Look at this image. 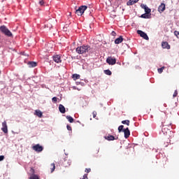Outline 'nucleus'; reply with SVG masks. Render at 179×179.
Instances as JSON below:
<instances>
[{"mask_svg":"<svg viewBox=\"0 0 179 179\" xmlns=\"http://www.w3.org/2000/svg\"><path fill=\"white\" fill-rule=\"evenodd\" d=\"M106 62L108 65H115V64H117V59L110 56L106 59Z\"/></svg>","mask_w":179,"mask_h":179,"instance_id":"6","label":"nucleus"},{"mask_svg":"<svg viewBox=\"0 0 179 179\" xmlns=\"http://www.w3.org/2000/svg\"><path fill=\"white\" fill-rule=\"evenodd\" d=\"M174 34H175V36H177V38H179V31H174Z\"/></svg>","mask_w":179,"mask_h":179,"instance_id":"31","label":"nucleus"},{"mask_svg":"<svg viewBox=\"0 0 179 179\" xmlns=\"http://www.w3.org/2000/svg\"><path fill=\"white\" fill-rule=\"evenodd\" d=\"M137 34H139V36H141V37L144 38V40H149V36H148V34H146V33H145L143 31L138 30L137 31Z\"/></svg>","mask_w":179,"mask_h":179,"instance_id":"8","label":"nucleus"},{"mask_svg":"<svg viewBox=\"0 0 179 179\" xmlns=\"http://www.w3.org/2000/svg\"><path fill=\"white\" fill-rule=\"evenodd\" d=\"M50 169H51V173H54V171H55V164L52 163L50 164Z\"/></svg>","mask_w":179,"mask_h":179,"instance_id":"22","label":"nucleus"},{"mask_svg":"<svg viewBox=\"0 0 179 179\" xmlns=\"http://www.w3.org/2000/svg\"><path fill=\"white\" fill-rule=\"evenodd\" d=\"M111 36H113V37H115V36H117V33H115V31H113L111 32Z\"/></svg>","mask_w":179,"mask_h":179,"instance_id":"34","label":"nucleus"},{"mask_svg":"<svg viewBox=\"0 0 179 179\" xmlns=\"http://www.w3.org/2000/svg\"><path fill=\"white\" fill-rule=\"evenodd\" d=\"M166 139H170L171 136H173V133H171V131L167 128V125H163L162 129V133Z\"/></svg>","mask_w":179,"mask_h":179,"instance_id":"2","label":"nucleus"},{"mask_svg":"<svg viewBox=\"0 0 179 179\" xmlns=\"http://www.w3.org/2000/svg\"><path fill=\"white\" fill-rule=\"evenodd\" d=\"M4 159H5V156L3 155L0 156V162H2V160H3Z\"/></svg>","mask_w":179,"mask_h":179,"instance_id":"37","label":"nucleus"},{"mask_svg":"<svg viewBox=\"0 0 179 179\" xmlns=\"http://www.w3.org/2000/svg\"><path fill=\"white\" fill-rule=\"evenodd\" d=\"M139 0H129L127 2V5L129 6L131 5H134V3H136V2H138Z\"/></svg>","mask_w":179,"mask_h":179,"instance_id":"20","label":"nucleus"},{"mask_svg":"<svg viewBox=\"0 0 179 179\" xmlns=\"http://www.w3.org/2000/svg\"><path fill=\"white\" fill-rule=\"evenodd\" d=\"M141 8L145 10L146 15H149V13H150V12H152V10L150 8H149V7H148V6H146L145 4H142Z\"/></svg>","mask_w":179,"mask_h":179,"instance_id":"11","label":"nucleus"},{"mask_svg":"<svg viewBox=\"0 0 179 179\" xmlns=\"http://www.w3.org/2000/svg\"><path fill=\"white\" fill-rule=\"evenodd\" d=\"M82 179H89V178H87V173H85Z\"/></svg>","mask_w":179,"mask_h":179,"instance_id":"38","label":"nucleus"},{"mask_svg":"<svg viewBox=\"0 0 179 179\" xmlns=\"http://www.w3.org/2000/svg\"><path fill=\"white\" fill-rule=\"evenodd\" d=\"M52 101H53V103H57V101H58V98L56 97V96H54V97L52 99Z\"/></svg>","mask_w":179,"mask_h":179,"instance_id":"28","label":"nucleus"},{"mask_svg":"<svg viewBox=\"0 0 179 179\" xmlns=\"http://www.w3.org/2000/svg\"><path fill=\"white\" fill-rule=\"evenodd\" d=\"M123 132L124 134V138L126 139H128V138H129V136L131 135V131H129V129L127 127L126 129H123Z\"/></svg>","mask_w":179,"mask_h":179,"instance_id":"10","label":"nucleus"},{"mask_svg":"<svg viewBox=\"0 0 179 179\" xmlns=\"http://www.w3.org/2000/svg\"><path fill=\"white\" fill-rule=\"evenodd\" d=\"M105 139L107 141H115V137L113 135H108L107 136H105Z\"/></svg>","mask_w":179,"mask_h":179,"instance_id":"19","label":"nucleus"},{"mask_svg":"<svg viewBox=\"0 0 179 179\" xmlns=\"http://www.w3.org/2000/svg\"><path fill=\"white\" fill-rule=\"evenodd\" d=\"M66 128H67L68 131H72V127L68 124L66 125Z\"/></svg>","mask_w":179,"mask_h":179,"instance_id":"35","label":"nucleus"},{"mask_svg":"<svg viewBox=\"0 0 179 179\" xmlns=\"http://www.w3.org/2000/svg\"><path fill=\"white\" fill-rule=\"evenodd\" d=\"M162 48H166L167 50H170V45H169L168 42H162Z\"/></svg>","mask_w":179,"mask_h":179,"instance_id":"17","label":"nucleus"},{"mask_svg":"<svg viewBox=\"0 0 179 179\" xmlns=\"http://www.w3.org/2000/svg\"><path fill=\"white\" fill-rule=\"evenodd\" d=\"M66 120H68L69 122H70L71 123L73 122V117H72L71 116H66Z\"/></svg>","mask_w":179,"mask_h":179,"instance_id":"24","label":"nucleus"},{"mask_svg":"<svg viewBox=\"0 0 179 179\" xmlns=\"http://www.w3.org/2000/svg\"><path fill=\"white\" fill-rule=\"evenodd\" d=\"M87 9V7L86 6H80L78 9L76 10V15H78V16H82L83 13H85V10Z\"/></svg>","mask_w":179,"mask_h":179,"instance_id":"4","label":"nucleus"},{"mask_svg":"<svg viewBox=\"0 0 179 179\" xmlns=\"http://www.w3.org/2000/svg\"><path fill=\"white\" fill-rule=\"evenodd\" d=\"M0 31L3 33L5 36H7V37H13V34H12V32L9 31L8 27L5 25H2L0 27Z\"/></svg>","mask_w":179,"mask_h":179,"instance_id":"3","label":"nucleus"},{"mask_svg":"<svg viewBox=\"0 0 179 179\" xmlns=\"http://www.w3.org/2000/svg\"><path fill=\"white\" fill-rule=\"evenodd\" d=\"M122 41H124V38H122V36H120L115 40V44H121Z\"/></svg>","mask_w":179,"mask_h":179,"instance_id":"14","label":"nucleus"},{"mask_svg":"<svg viewBox=\"0 0 179 179\" xmlns=\"http://www.w3.org/2000/svg\"><path fill=\"white\" fill-rule=\"evenodd\" d=\"M53 60L57 64H59V63L62 62V60H61V56H59L58 55H56L53 56Z\"/></svg>","mask_w":179,"mask_h":179,"instance_id":"13","label":"nucleus"},{"mask_svg":"<svg viewBox=\"0 0 179 179\" xmlns=\"http://www.w3.org/2000/svg\"><path fill=\"white\" fill-rule=\"evenodd\" d=\"M35 115H37V117L41 118L43 117V113L40 110H36Z\"/></svg>","mask_w":179,"mask_h":179,"instance_id":"18","label":"nucleus"},{"mask_svg":"<svg viewBox=\"0 0 179 179\" xmlns=\"http://www.w3.org/2000/svg\"><path fill=\"white\" fill-rule=\"evenodd\" d=\"M167 125H168V126H169V125H171V123H169V124H167Z\"/></svg>","mask_w":179,"mask_h":179,"instance_id":"40","label":"nucleus"},{"mask_svg":"<svg viewBox=\"0 0 179 179\" xmlns=\"http://www.w3.org/2000/svg\"><path fill=\"white\" fill-rule=\"evenodd\" d=\"M39 5H41V6H43V5H44V1L43 0L40 1Z\"/></svg>","mask_w":179,"mask_h":179,"instance_id":"36","label":"nucleus"},{"mask_svg":"<svg viewBox=\"0 0 179 179\" xmlns=\"http://www.w3.org/2000/svg\"><path fill=\"white\" fill-rule=\"evenodd\" d=\"M92 115H93V118H96V116L97 115V112L94 111V112L92 113Z\"/></svg>","mask_w":179,"mask_h":179,"instance_id":"33","label":"nucleus"},{"mask_svg":"<svg viewBox=\"0 0 179 179\" xmlns=\"http://www.w3.org/2000/svg\"><path fill=\"white\" fill-rule=\"evenodd\" d=\"M164 68H165L164 66H162V68L158 69V72L159 73H162L163 71H164Z\"/></svg>","mask_w":179,"mask_h":179,"instance_id":"27","label":"nucleus"},{"mask_svg":"<svg viewBox=\"0 0 179 179\" xmlns=\"http://www.w3.org/2000/svg\"><path fill=\"white\" fill-rule=\"evenodd\" d=\"M72 78H73V80H78V79H80V75L73 74Z\"/></svg>","mask_w":179,"mask_h":179,"instance_id":"21","label":"nucleus"},{"mask_svg":"<svg viewBox=\"0 0 179 179\" xmlns=\"http://www.w3.org/2000/svg\"><path fill=\"white\" fill-rule=\"evenodd\" d=\"M129 122H130L128 120L122 121V124H124V125H127L128 127H129Z\"/></svg>","mask_w":179,"mask_h":179,"instance_id":"25","label":"nucleus"},{"mask_svg":"<svg viewBox=\"0 0 179 179\" xmlns=\"http://www.w3.org/2000/svg\"><path fill=\"white\" fill-rule=\"evenodd\" d=\"M35 173L36 171L34 169L31 168L29 173V179H40V176H38V175H36Z\"/></svg>","mask_w":179,"mask_h":179,"instance_id":"5","label":"nucleus"},{"mask_svg":"<svg viewBox=\"0 0 179 179\" xmlns=\"http://www.w3.org/2000/svg\"><path fill=\"white\" fill-rule=\"evenodd\" d=\"M118 131H119V132H124V125H120V126L118 127Z\"/></svg>","mask_w":179,"mask_h":179,"instance_id":"26","label":"nucleus"},{"mask_svg":"<svg viewBox=\"0 0 179 179\" xmlns=\"http://www.w3.org/2000/svg\"><path fill=\"white\" fill-rule=\"evenodd\" d=\"M63 164H64V166H65L66 167V166H68V165H66V160H64V162H63Z\"/></svg>","mask_w":179,"mask_h":179,"instance_id":"39","label":"nucleus"},{"mask_svg":"<svg viewBox=\"0 0 179 179\" xmlns=\"http://www.w3.org/2000/svg\"><path fill=\"white\" fill-rule=\"evenodd\" d=\"M59 110L60 113H62V114H65V113L66 111L65 110V106H64V105H62V104L59 105Z\"/></svg>","mask_w":179,"mask_h":179,"instance_id":"15","label":"nucleus"},{"mask_svg":"<svg viewBox=\"0 0 179 179\" xmlns=\"http://www.w3.org/2000/svg\"><path fill=\"white\" fill-rule=\"evenodd\" d=\"M92 50L90 45H82L79 46L76 49V51L78 54H87L89 51Z\"/></svg>","mask_w":179,"mask_h":179,"instance_id":"1","label":"nucleus"},{"mask_svg":"<svg viewBox=\"0 0 179 179\" xmlns=\"http://www.w3.org/2000/svg\"><path fill=\"white\" fill-rule=\"evenodd\" d=\"M177 96H178V92H177V90H175L173 94V97H177Z\"/></svg>","mask_w":179,"mask_h":179,"instance_id":"30","label":"nucleus"},{"mask_svg":"<svg viewBox=\"0 0 179 179\" xmlns=\"http://www.w3.org/2000/svg\"><path fill=\"white\" fill-rule=\"evenodd\" d=\"M166 10V4L164 3H161V5L158 7V11L159 13H163Z\"/></svg>","mask_w":179,"mask_h":179,"instance_id":"12","label":"nucleus"},{"mask_svg":"<svg viewBox=\"0 0 179 179\" xmlns=\"http://www.w3.org/2000/svg\"><path fill=\"white\" fill-rule=\"evenodd\" d=\"M1 131H3V132L4 134H8V124L6 123V121H4L2 123V128H1Z\"/></svg>","mask_w":179,"mask_h":179,"instance_id":"9","label":"nucleus"},{"mask_svg":"<svg viewBox=\"0 0 179 179\" xmlns=\"http://www.w3.org/2000/svg\"><path fill=\"white\" fill-rule=\"evenodd\" d=\"M141 17H143V19H148V17H148V14H143V15H141Z\"/></svg>","mask_w":179,"mask_h":179,"instance_id":"29","label":"nucleus"},{"mask_svg":"<svg viewBox=\"0 0 179 179\" xmlns=\"http://www.w3.org/2000/svg\"><path fill=\"white\" fill-rule=\"evenodd\" d=\"M104 73L106 74V75H108V76H111V75H112V72H111V71H110L109 69H108V70H105L104 71Z\"/></svg>","mask_w":179,"mask_h":179,"instance_id":"23","label":"nucleus"},{"mask_svg":"<svg viewBox=\"0 0 179 179\" xmlns=\"http://www.w3.org/2000/svg\"><path fill=\"white\" fill-rule=\"evenodd\" d=\"M85 173H90L92 171V169L90 168H89V169L87 168V169H85Z\"/></svg>","mask_w":179,"mask_h":179,"instance_id":"32","label":"nucleus"},{"mask_svg":"<svg viewBox=\"0 0 179 179\" xmlns=\"http://www.w3.org/2000/svg\"><path fill=\"white\" fill-rule=\"evenodd\" d=\"M32 149L35 152H43V150H44V148H43V146L40 145V144H36L32 147Z\"/></svg>","mask_w":179,"mask_h":179,"instance_id":"7","label":"nucleus"},{"mask_svg":"<svg viewBox=\"0 0 179 179\" xmlns=\"http://www.w3.org/2000/svg\"><path fill=\"white\" fill-rule=\"evenodd\" d=\"M29 68H36L37 66V62H28Z\"/></svg>","mask_w":179,"mask_h":179,"instance_id":"16","label":"nucleus"}]
</instances>
